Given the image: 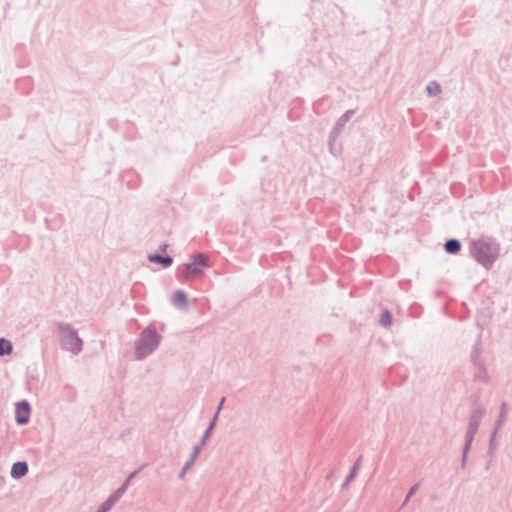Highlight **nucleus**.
<instances>
[{"instance_id": "16", "label": "nucleus", "mask_w": 512, "mask_h": 512, "mask_svg": "<svg viewBox=\"0 0 512 512\" xmlns=\"http://www.w3.org/2000/svg\"><path fill=\"white\" fill-rule=\"evenodd\" d=\"M361 460H362V456H360L356 462L354 463V465L352 466V469L351 471L349 472V474L347 475L346 479L344 480L343 484H342V487L345 488L346 486L349 485V483L354 479V477L356 476L358 470H359V467H360V463H361Z\"/></svg>"}, {"instance_id": "13", "label": "nucleus", "mask_w": 512, "mask_h": 512, "mask_svg": "<svg viewBox=\"0 0 512 512\" xmlns=\"http://www.w3.org/2000/svg\"><path fill=\"white\" fill-rule=\"evenodd\" d=\"M507 411H508V407H507V403L506 402H503L500 406V412H499V415H498V419L496 420L495 422V433H498L499 430L501 429V427L503 426V424L506 422L507 420Z\"/></svg>"}, {"instance_id": "28", "label": "nucleus", "mask_w": 512, "mask_h": 512, "mask_svg": "<svg viewBox=\"0 0 512 512\" xmlns=\"http://www.w3.org/2000/svg\"><path fill=\"white\" fill-rule=\"evenodd\" d=\"M138 472H139V470L133 471L132 473H130V475L126 479H129V482H130L131 479L134 478L138 474Z\"/></svg>"}, {"instance_id": "10", "label": "nucleus", "mask_w": 512, "mask_h": 512, "mask_svg": "<svg viewBox=\"0 0 512 512\" xmlns=\"http://www.w3.org/2000/svg\"><path fill=\"white\" fill-rule=\"evenodd\" d=\"M172 303L175 307L186 309L188 306L187 295L182 290H177L172 297Z\"/></svg>"}, {"instance_id": "20", "label": "nucleus", "mask_w": 512, "mask_h": 512, "mask_svg": "<svg viewBox=\"0 0 512 512\" xmlns=\"http://www.w3.org/2000/svg\"><path fill=\"white\" fill-rule=\"evenodd\" d=\"M426 92L429 96H437L441 92V86L433 81L427 85Z\"/></svg>"}, {"instance_id": "17", "label": "nucleus", "mask_w": 512, "mask_h": 512, "mask_svg": "<svg viewBox=\"0 0 512 512\" xmlns=\"http://www.w3.org/2000/svg\"><path fill=\"white\" fill-rule=\"evenodd\" d=\"M13 352V344L6 338H0V356H8Z\"/></svg>"}, {"instance_id": "5", "label": "nucleus", "mask_w": 512, "mask_h": 512, "mask_svg": "<svg viewBox=\"0 0 512 512\" xmlns=\"http://www.w3.org/2000/svg\"><path fill=\"white\" fill-rule=\"evenodd\" d=\"M56 326L60 333L61 348L74 355H78L83 349V341L77 331L64 322H58Z\"/></svg>"}, {"instance_id": "4", "label": "nucleus", "mask_w": 512, "mask_h": 512, "mask_svg": "<svg viewBox=\"0 0 512 512\" xmlns=\"http://www.w3.org/2000/svg\"><path fill=\"white\" fill-rule=\"evenodd\" d=\"M485 413H486L485 408L481 405H477L473 409V411L470 415L467 431L465 434V443H464L463 451H462V459H461V467L462 468L466 467L468 453L470 451L474 437L478 431V428L480 426V423H481Z\"/></svg>"}, {"instance_id": "27", "label": "nucleus", "mask_w": 512, "mask_h": 512, "mask_svg": "<svg viewBox=\"0 0 512 512\" xmlns=\"http://www.w3.org/2000/svg\"><path fill=\"white\" fill-rule=\"evenodd\" d=\"M225 400H226V398H225V397H222V399L220 400V403H219V405H218V407H217V411H218V412H220V411H221V409H222V407H223V404H224Z\"/></svg>"}, {"instance_id": "15", "label": "nucleus", "mask_w": 512, "mask_h": 512, "mask_svg": "<svg viewBox=\"0 0 512 512\" xmlns=\"http://www.w3.org/2000/svg\"><path fill=\"white\" fill-rule=\"evenodd\" d=\"M198 456L199 455H197L196 451H192V453L190 455V458L186 461V463L182 467L181 471L179 472L178 477L180 479H183L185 477L187 471L194 465V463H195L196 459L198 458Z\"/></svg>"}, {"instance_id": "1", "label": "nucleus", "mask_w": 512, "mask_h": 512, "mask_svg": "<svg viewBox=\"0 0 512 512\" xmlns=\"http://www.w3.org/2000/svg\"><path fill=\"white\" fill-rule=\"evenodd\" d=\"M470 253L486 269L493 266L499 255V245L490 238L473 240L470 243Z\"/></svg>"}, {"instance_id": "3", "label": "nucleus", "mask_w": 512, "mask_h": 512, "mask_svg": "<svg viewBox=\"0 0 512 512\" xmlns=\"http://www.w3.org/2000/svg\"><path fill=\"white\" fill-rule=\"evenodd\" d=\"M208 266V257L203 253H195L191 262L178 267L176 278L180 281L200 278Z\"/></svg>"}, {"instance_id": "19", "label": "nucleus", "mask_w": 512, "mask_h": 512, "mask_svg": "<svg viewBox=\"0 0 512 512\" xmlns=\"http://www.w3.org/2000/svg\"><path fill=\"white\" fill-rule=\"evenodd\" d=\"M379 322L384 327H390L392 324V315L389 310H384L380 316Z\"/></svg>"}, {"instance_id": "26", "label": "nucleus", "mask_w": 512, "mask_h": 512, "mask_svg": "<svg viewBox=\"0 0 512 512\" xmlns=\"http://www.w3.org/2000/svg\"><path fill=\"white\" fill-rule=\"evenodd\" d=\"M219 413H220V412H218V411L216 410V412H215V414H214L213 418H212V419H211V421H210V423H213V428H214V427H215V425H216V421H217V419H218Z\"/></svg>"}, {"instance_id": "18", "label": "nucleus", "mask_w": 512, "mask_h": 512, "mask_svg": "<svg viewBox=\"0 0 512 512\" xmlns=\"http://www.w3.org/2000/svg\"><path fill=\"white\" fill-rule=\"evenodd\" d=\"M129 486V479H126L117 490L112 493L108 498L112 499L114 503H116L122 495L126 492Z\"/></svg>"}, {"instance_id": "11", "label": "nucleus", "mask_w": 512, "mask_h": 512, "mask_svg": "<svg viewBox=\"0 0 512 512\" xmlns=\"http://www.w3.org/2000/svg\"><path fill=\"white\" fill-rule=\"evenodd\" d=\"M475 366L474 379L483 383H488L490 378L487 373L485 363H479Z\"/></svg>"}, {"instance_id": "25", "label": "nucleus", "mask_w": 512, "mask_h": 512, "mask_svg": "<svg viewBox=\"0 0 512 512\" xmlns=\"http://www.w3.org/2000/svg\"><path fill=\"white\" fill-rule=\"evenodd\" d=\"M498 433H495V429L493 430L492 434H491V437H490V441H489V452L492 454L493 453V450L495 449V438L497 436Z\"/></svg>"}, {"instance_id": "14", "label": "nucleus", "mask_w": 512, "mask_h": 512, "mask_svg": "<svg viewBox=\"0 0 512 512\" xmlns=\"http://www.w3.org/2000/svg\"><path fill=\"white\" fill-rule=\"evenodd\" d=\"M461 242L458 239H448L444 243V249L448 254H457L461 250Z\"/></svg>"}, {"instance_id": "23", "label": "nucleus", "mask_w": 512, "mask_h": 512, "mask_svg": "<svg viewBox=\"0 0 512 512\" xmlns=\"http://www.w3.org/2000/svg\"><path fill=\"white\" fill-rule=\"evenodd\" d=\"M114 504H115V503L113 502V500H112V499L107 498V499H106V500L101 504V506L97 509V511H96V512H107V511H109V510L113 507V505H114Z\"/></svg>"}, {"instance_id": "8", "label": "nucleus", "mask_w": 512, "mask_h": 512, "mask_svg": "<svg viewBox=\"0 0 512 512\" xmlns=\"http://www.w3.org/2000/svg\"><path fill=\"white\" fill-rule=\"evenodd\" d=\"M28 464L25 461H18L12 465L10 475L13 479H20L28 473Z\"/></svg>"}, {"instance_id": "22", "label": "nucleus", "mask_w": 512, "mask_h": 512, "mask_svg": "<svg viewBox=\"0 0 512 512\" xmlns=\"http://www.w3.org/2000/svg\"><path fill=\"white\" fill-rule=\"evenodd\" d=\"M480 344H476L473 348V351L471 353V361L474 365H478L479 363H484L483 360L480 359Z\"/></svg>"}, {"instance_id": "24", "label": "nucleus", "mask_w": 512, "mask_h": 512, "mask_svg": "<svg viewBox=\"0 0 512 512\" xmlns=\"http://www.w3.org/2000/svg\"><path fill=\"white\" fill-rule=\"evenodd\" d=\"M419 483H416L414 484L408 491L403 503H402V507H404L407 502L410 500V498L417 492V490L419 489Z\"/></svg>"}, {"instance_id": "7", "label": "nucleus", "mask_w": 512, "mask_h": 512, "mask_svg": "<svg viewBox=\"0 0 512 512\" xmlns=\"http://www.w3.org/2000/svg\"><path fill=\"white\" fill-rule=\"evenodd\" d=\"M355 114V111L350 109L347 110L336 122L335 126L332 128V137H339L343 131L344 126L351 119V117Z\"/></svg>"}, {"instance_id": "29", "label": "nucleus", "mask_w": 512, "mask_h": 512, "mask_svg": "<svg viewBox=\"0 0 512 512\" xmlns=\"http://www.w3.org/2000/svg\"><path fill=\"white\" fill-rule=\"evenodd\" d=\"M167 247H168V245L164 243V244L160 245L159 249L164 252V251H166Z\"/></svg>"}, {"instance_id": "12", "label": "nucleus", "mask_w": 512, "mask_h": 512, "mask_svg": "<svg viewBox=\"0 0 512 512\" xmlns=\"http://www.w3.org/2000/svg\"><path fill=\"white\" fill-rule=\"evenodd\" d=\"M213 431V423H209L207 429L205 430V432L203 433L200 441L198 444H196L194 447H193V450L192 451H196L197 452V455L200 454L201 450L203 449V447L206 445L208 439L210 438L211 436V433Z\"/></svg>"}, {"instance_id": "9", "label": "nucleus", "mask_w": 512, "mask_h": 512, "mask_svg": "<svg viewBox=\"0 0 512 512\" xmlns=\"http://www.w3.org/2000/svg\"><path fill=\"white\" fill-rule=\"evenodd\" d=\"M148 260L152 263L160 264L164 268H168L173 263V258L169 255L150 254Z\"/></svg>"}, {"instance_id": "21", "label": "nucleus", "mask_w": 512, "mask_h": 512, "mask_svg": "<svg viewBox=\"0 0 512 512\" xmlns=\"http://www.w3.org/2000/svg\"><path fill=\"white\" fill-rule=\"evenodd\" d=\"M338 137H332V132H330L329 134V141H328V144H329V150L330 152L337 156L338 154H340L341 152V147H337L336 146V140H337Z\"/></svg>"}, {"instance_id": "6", "label": "nucleus", "mask_w": 512, "mask_h": 512, "mask_svg": "<svg viewBox=\"0 0 512 512\" xmlns=\"http://www.w3.org/2000/svg\"><path fill=\"white\" fill-rule=\"evenodd\" d=\"M30 405L26 400L20 401L16 404L15 420L19 425H25L29 422Z\"/></svg>"}, {"instance_id": "2", "label": "nucleus", "mask_w": 512, "mask_h": 512, "mask_svg": "<svg viewBox=\"0 0 512 512\" xmlns=\"http://www.w3.org/2000/svg\"><path fill=\"white\" fill-rule=\"evenodd\" d=\"M162 336L155 328L143 329L135 343V359L140 361L152 354L159 346Z\"/></svg>"}]
</instances>
